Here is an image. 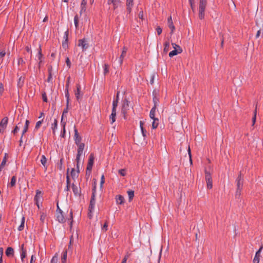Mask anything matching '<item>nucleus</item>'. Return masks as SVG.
<instances>
[{
  "instance_id": "nucleus-53",
  "label": "nucleus",
  "mask_w": 263,
  "mask_h": 263,
  "mask_svg": "<svg viewBox=\"0 0 263 263\" xmlns=\"http://www.w3.org/2000/svg\"><path fill=\"white\" fill-rule=\"evenodd\" d=\"M109 72V68L108 65L107 64H105L104 66V73L105 74L106 73Z\"/></svg>"
},
{
  "instance_id": "nucleus-18",
  "label": "nucleus",
  "mask_w": 263,
  "mask_h": 263,
  "mask_svg": "<svg viewBox=\"0 0 263 263\" xmlns=\"http://www.w3.org/2000/svg\"><path fill=\"white\" fill-rule=\"evenodd\" d=\"M72 190L73 192V194L76 196H80L81 194V190L80 188L78 186L72 183Z\"/></svg>"
},
{
  "instance_id": "nucleus-23",
  "label": "nucleus",
  "mask_w": 263,
  "mask_h": 263,
  "mask_svg": "<svg viewBox=\"0 0 263 263\" xmlns=\"http://www.w3.org/2000/svg\"><path fill=\"white\" fill-rule=\"evenodd\" d=\"M37 57L38 60L39 61V66L40 67L41 66V64L42 62V58H43V54L42 53V49H41V46H40L39 48V51H38V54L37 55Z\"/></svg>"
},
{
  "instance_id": "nucleus-44",
  "label": "nucleus",
  "mask_w": 263,
  "mask_h": 263,
  "mask_svg": "<svg viewBox=\"0 0 263 263\" xmlns=\"http://www.w3.org/2000/svg\"><path fill=\"white\" fill-rule=\"evenodd\" d=\"M74 23L76 28H77L78 27V24H79V17H78V14L75 15V16L74 17Z\"/></svg>"
},
{
  "instance_id": "nucleus-26",
  "label": "nucleus",
  "mask_w": 263,
  "mask_h": 263,
  "mask_svg": "<svg viewBox=\"0 0 263 263\" xmlns=\"http://www.w3.org/2000/svg\"><path fill=\"white\" fill-rule=\"evenodd\" d=\"M65 97L66 98V103L67 104V106L69 105V93L68 91V84H66V89H65Z\"/></svg>"
},
{
  "instance_id": "nucleus-60",
  "label": "nucleus",
  "mask_w": 263,
  "mask_h": 263,
  "mask_svg": "<svg viewBox=\"0 0 263 263\" xmlns=\"http://www.w3.org/2000/svg\"><path fill=\"white\" fill-rule=\"evenodd\" d=\"M105 182V178L104 175H102L101 178V182H100V187H102L103 184Z\"/></svg>"
},
{
  "instance_id": "nucleus-33",
  "label": "nucleus",
  "mask_w": 263,
  "mask_h": 263,
  "mask_svg": "<svg viewBox=\"0 0 263 263\" xmlns=\"http://www.w3.org/2000/svg\"><path fill=\"white\" fill-rule=\"evenodd\" d=\"M41 162L42 164L44 166V167L46 168H47V166H46L47 159L44 155H42L41 156Z\"/></svg>"
},
{
  "instance_id": "nucleus-9",
  "label": "nucleus",
  "mask_w": 263,
  "mask_h": 263,
  "mask_svg": "<svg viewBox=\"0 0 263 263\" xmlns=\"http://www.w3.org/2000/svg\"><path fill=\"white\" fill-rule=\"evenodd\" d=\"M128 50V48L126 46H124L122 49V52L120 56L119 57L118 61L119 65L121 66L124 58L126 55V53Z\"/></svg>"
},
{
  "instance_id": "nucleus-59",
  "label": "nucleus",
  "mask_w": 263,
  "mask_h": 263,
  "mask_svg": "<svg viewBox=\"0 0 263 263\" xmlns=\"http://www.w3.org/2000/svg\"><path fill=\"white\" fill-rule=\"evenodd\" d=\"M36 260V257L35 254H32L31 257L30 263H34Z\"/></svg>"
},
{
  "instance_id": "nucleus-51",
  "label": "nucleus",
  "mask_w": 263,
  "mask_h": 263,
  "mask_svg": "<svg viewBox=\"0 0 263 263\" xmlns=\"http://www.w3.org/2000/svg\"><path fill=\"white\" fill-rule=\"evenodd\" d=\"M6 163V157H5L4 158V159L3 160V161H2V163H1V164L0 165V171H2V170L3 169L4 166L5 165Z\"/></svg>"
},
{
  "instance_id": "nucleus-10",
  "label": "nucleus",
  "mask_w": 263,
  "mask_h": 263,
  "mask_svg": "<svg viewBox=\"0 0 263 263\" xmlns=\"http://www.w3.org/2000/svg\"><path fill=\"white\" fill-rule=\"evenodd\" d=\"M8 121V118L7 117H4L0 122V133L3 134L7 127Z\"/></svg>"
},
{
  "instance_id": "nucleus-43",
  "label": "nucleus",
  "mask_w": 263,
  "mask_h": 263,
  "mask_svg": "<svg viewBox=\"0 0 263 263\" xmlns=\"http://www.w3.org/2000/svg\"><path fill=\"white\" fill-rule=\"evenodd\" d=\"M140 128H141V132H142V135L144 137H145L146 136V130H145L143 127V123L142 121H140Z\"/></svg>"
},
{
  "instance_id": "nucleus-52",
  "label": "nucleus",
  "mask_w": 263,
  "mask_h": 263,
  "mask_svg": "<svg viewBox=\"0 0 263 263\" xmlns=\"http://www.w3.org/2000/svg\"><path fill=\"white\" fill-rule=\"evenodd\" d=\"M6 55V52L5 50L0 51V61L2 62L3 61V58Z\"/></svg>"
},
{
  "instance_id": "nucleus-38",
  "label": "nucleus",
  "mask_w": 263,
  "mask_h": 263,
  "mask_svg": "<svg viewBox=\"0 0 263 263\" xmlns=\"http://www.w3.org/2000/svg\"><path fill=\"white\" fill-rule=\"evenodd\" d=\"M152 119L153 120V122L152 123V127L153 128L155 129L158 127L159 120L157 118H154Z\"/></svg>"
},
{
  "instance_id": "nucleus-31",
  "label": "nucleus",
  "mask_w": 263,
  "mask_h": 263,
  "mask_svg": "<svg viewBox=\"0 0 263 263\" xmlns=\"http://www.w3.org/2000/svg\"><path fill=\"white\" fill-rule=\"evenodd\" d=\"M68 30H67L65 32L64 34V39H65V42L63 43V47H65L67 46V42L68 41Z\"/></svg>"
},
{
  "instance_id": "nucleus-15",
  "label": "nucleus",
  "mask_w": 263,
  "mask_h": 263,
  "mask_svg": "<svg viewBox=\"0 0 263 263\" xmlns=\"http://www.w3.org/2000/svg\"><path fill=\"white\" fill-rule=\"evenodd\" d=\"M167 24L168 27L171 29L170 33L171 34H172L174 33V30H175V27L173 24L171 16H169L167 18Z\"/></svg>"
},
{
  "instance_id": "nucleus-55",
  "label": "nucleus",
  "mask_w": 263,
  "mask_h": 263,
  "mask_svg": "<svg viewBox=\"0 0 263 263\" xmlns=\"http://www.w3.org/2000/svg\"><path fill=\"white\" fill-rule=\"evenodd\" d=\"M51 69H48V72H49V74H48V79H47V81L48 82H50V81L52 79V74H51Z\"/></svg>"
},
{
  "instance_id": "nucleus-40",
  "label": "nucleus",
  "mask_w": 263,
  "mask_h": 263,
  "mask_svg": "<svg viewBox=\"0 0 263 263\" xmlns=\"http://www.w3.org/2000/svg\"><path fill=\"white\" fill-rule=\"evenodd\" d=\"M127 194L128 196L129 200V201H130L133 199V197L134 196V192L132 190L128 191Z\"/></svg>"
},
{
  "instance_id": "nucleus-5",
  "label": "nucleus",
  "mask_w": 263,
  "mask_h": 263,
  "mask_svg": "<svg viewBox=\"0 0 263 263\" xmlns=\"http://www.w3.org/2000/svg\"><path fill=\"white\" fill-rule=\"evenodd\" d=\"M205 179L207 184V187L208 189H212L213 186L212 176L209 172L205 170Z\"/></svg>"
},
{
  "instance_id": "nucleus-21",
  "label": "nucleus",
  "mask_w": 263,
  "mask_h": 263,
  "mask_svg": "<svg viewBox=\"0 0 263 263\" xmlns=\"http://www.w3.org/2000/svg\"><path fill=\"white\" fill-rule=\"evenodd\" d=\"M182 52V49L180 46H178L177 49H174L169 53V56L173 57L174 55H177L178 53H180Z\"/></svg>"
},
{
  "instance_id": "nucleus-41",
  "label": "nucleus",
  "mask_w": 263,
  "mask_h": 263,
  "mask_svg": "<svg viewBox=\"0 0 263 263\" xmlns=\"http://www.w3.org/2000/svg\"><path fill=\"white\" fill-rule=\"evenodd\" d=\"M94 159H95V158H94L93 154H91L90 155L89 157V159H88V163L92 164V165H93Z\"/></svg>"
},
{
  "instance_id": "nucleus-36",
  "label": "nucleus",
  "mask_w": 263,
  "mask_h": 263,
  "mask_svg": "<svg viewBox=\"0 0 263 263\" xmlns=\"http://www.w3.org/2000/svg\"><path fill=\"white\" fill-rule=\"evenodd\" d=\"M58 126V121L57 119L54 120V123L52 124V129L53 132V134H55V129L57 128Z\"/></svg>"
},
{
  "instance_id": "nucleus-6",
  "label": "nucleus",
  "mask_w": 263,
  "mask_h": 263,
  "mask_svg": "<svg viewBox=\"0 0 263 263\" xmlns=\"http://www.w3.org/2000/svg\"><path fill=\"white\" fill-rule=\"evenodd\" d=\"M129 102L126 99L123 100L121 112L124 115V119L126 118V114H127V110L129 109Z\"/></svg>"
},
{
  "instance_id": "nucleus-30",
  "label": "nucleus",
  "mask_w": 263,
  "mask_h": 263,
  "mask_svg": "<svg viewBox=\"0 0 263 263\" xmlns=\"http://www.w3.org/2000/svg\"><path fill=\"white\" fill-rule=\"evenodd\" d=\"M78 171H76L74 168H72L71 171V176L73 178H77L79 173V167L78 168Z\"/></svg>"
},
{
  "instance_id": "nucleus-1",
  "label": "nucleus",
  "mask_w": 263,
  "mask_h": 263,
  "mask_svg": "<svg viewBox=\"0 0 263 263\" xmlns=\"http://www.w3.org/2000/svg\"><path fill=\"white\" fill-rule=\"evenodd\" d=\"M206 5L207 0H199L198 16L200 20H202L204 17Z\"/></svg>"
},
{
  "instance_id": "nucleus-3",
  "label": "nucleus",
  "mask_w": 263,
  "mask_h": 263,
  "mask_svg": "<svg viewBox=\"0 0 263 263\" xmlns=\"http://www.w3.org/2000/svg\"><path fill=\"white\" fill-rule=\"evenodd\" d=\"M85 144H81L78 146L77 155L76 156V160L77 161V167H79L80 163L81 157L83 155V151L84 149Z\"/></svg>"
},
{
  "instance_id": "nucleus-27",
  "label": "nucleus",
  "mask_w": 263,
  "mask_h": 263,
  "mask_svg": "<svg viewBox=\"0 0 263 263\" xmlns=\"http://www.w3.org/2000/svg\"><path fill=\"white\" fill-rule=\"evenodd\" d=\"M116 111L112 110L111 114L110 116V120L111 121L110 123L113 124L116 121Z\"/></svg>"
},
{
  "instance_id": "nucleus-61",
  "label": "nucleus",
  "mask_w": 263,
  "mask_h": 263,
  "mask_svg": "<svg viewBox=\"0 0 263 263\" xmlns=\"http://www.w3.org/2000/svg\"><path fill=\"white\" fill-rule=\"evenodd\" d=\"M128 257H129L128 254H126V255H125V256L123 258L122 262L121 263H126L127 260L128 259Z\"/></svg>"
},
{
  "instance_id": "nucleus-13",
  "label": "nucleus",
  "mask_w": 263,
  "mask_h": 263,
  "mask_svg": "<svg viewBox=\"0 0 263 263\" xmlns=\"http://www.w3.org/2000/svg\"><path fill=\"white\" fill-rule=\"evenodd\" d=\"M263 249V245H261L259 249V250L256 252L255 257L253 259V263H259V258H260V254L261 251V250Z\"/></svg>"
},
{
  "instance_id": "nucleus-7",
  "label": "nucleus",
  "mask_w": 263,
  "mask_h": 263,
  "mask_svg": "<svg viewBox=\"0 0 263 263\" xmlns=\"http://www.w3.org/2000/svg\"><path fill=\"white\" fill-rule=\"evenodd\" d=\"M24 58L26 61L30 62L32 58V51L31 47L27 46L25 47V52H24Z\"/></svg>"
},
{
  "instance_id": "nucleus-8",
  "label": "nucleus",
  "mask_w": 263,
  "mask_h": 263,
  "mask_svg": "<svg viewBox=\"0 0 263 263\" xmlns=\"http://www.w3.org/2000/svg\"><path fill=\"white\" fill-rule=\"evenodd\" d=\"M74 140L76 144L78 146H79L81 144H84L83 143H81L82 138L81 136H79L78 131L77 129L76 128V126L74 127Z\"/></svg>"
},
{
  "instance_id": "nucleus-46",
  "label": "nucleus",
  "mask_w": 263,
  "mask_h": 263,
  "mask_svg": "<svg viewBox=\"0 0 263 263\" xmlns=\"http://www.w3.org/2000/svg\"><path fill=\"white\" fill-rule=\"evenodd\" d=\"M58 256L55 254L51 259L50 263H58Z\"/></svg>"
},
{
  "instance_id": "nucleus-17",
  "label": "nucleus",
  "mask_w": 263,
  "mask_h": 263,
  "mask_svg": "<svg viewBox=\"0 0 263 263\" xmlns=\"http://www.w3.org/2000/svg\"><path fill=\"white\" fill-rule=\"evenodd\" d=\"M5 254L8 257H13L14 255V249L11 247H8L5 251Z\"/></svg>"
},
{
  "instance_id": "nucleus-22",
  "label": "nucleus",
  "mask_w": 263,
  "mask_h": 263,
  "mask_svg": "<svg viewBox=\"0 0 263 263\" xmlns=\"http://www.w3.org/2000/svg\"><path fill=\"white\" fill-rule=\"evenodd\" d=\"M120 2V0H108V4H112L113 5L114 9H116L118 7L119 4Z\"/></svg>"
},
{
  "instance_id": "nucleus-50",
  "label": "nucleus",
  "mask_w": 263,
  "mask_h": 263,
  "mask_svg": "<svg viewBox=\"0 0 263 263\" xmlns=\"http://www.w3.org/2000/svg\"><path fill=\"white\" fill-rule=\"evenodd\" d=\"M68 105L67 106V104L66 103V108H65L64 109L63 114L62 116V118H61V120H62V121H63V118H64V114H67L68 112Z\"/></svg>"
},
{
  "instance_id": "nucleus-28",
  "label": "nucleus",
  "mask_w": 263,
  "mask_h": 263,
  "mask_svg": "<svg viewBox=\"0 0 263 263\" xmlns=\"http://www.w3.org/2000/svg\"><path fill=\"white\" fill-rule=\"evenodd\" d=\"M16 182V178L15 176H13L11 179L10 183L8 184V187H13L15 185Z\"/></svg>"
},
{
  "instance_id": "nucleus-45",
  "label": "nucleus",
  "mask_w": 263,
  "mask_h": 263,
  "mask_svg": "<svg viewBox=\"0 0 263 263\" xmlns=\"http://www.w3.org/2000/svg\"><path fill=\"white\" fill-rule=\"evenodd\" d=\"M170 47V43L169 42H165L164 44V51L167 52Z\"/></svg>"
},
{
  "instance_id": "nucleus-63",
  "label": "nucleus",
  "mask_w": 263,
  "mask_h": 263,
  "mask_svg": "<svg viewBox=\"0 0 263 263\" xmlns=\"http://www.w3.org/2000/svg\"><path fill=\"white\" fill-rule=\"evenodd\" d=\"M66 63L67 67L69 68L71 66V62L68 58H67L66 59Z\"/></svg>"
},
{
  "instance_id": "nucleus-16",
  "label": "nucleus",
  "mask_w": 263,
  "mask_h": 263,
  "mask_svg": "<svg viewBox=\"0 0 263 263\" xmlns=\"http://www.w3.org/2000/svg\"><path fill=\"white\" fill-rule=\"evenodd\" d=\"M81 86L80 84L77 85V90L75 91V96L76 97V99L78 101H79L82 97V94L81 93Z\"/></svg>"
},
{
  "instance_id": "nucleus-20",
  "label": "nucleus",
  "mask_w": 263,
  "mask_h": 263,
  "mask_svg": "<svg viewBox=\"0 0 263 263\" xmlns=\"http://www.w3.org/2000/svg\"><path fill=\"white\" fill-rule=\"evenodd\" d=\"M133 5V0H126V10L128 13L131 12Z\"/></svg>"
},
{
  "instance_id": "nucleus-48",
  "label": "nucleus",
  "mask_w": 263,
  "mask_h": 263,
  "mask_svg": "<svg viewBox=\"0 0 263 263\" xmlns=\"http://www.w3.org/2000/svg\"><path fill=\"white\" fill-rule=\"evenodd\" d=\"M4 250L3 248H0V263H3V256Z\"/></svg>"
},
{
  "instance_id": "nucleus-62",
  "label": "nucleus",
  "mask_w": 263,
  "mask_h": 263,
  "mask_svg": "<svg viewBox=\"0 0 263 263\" xmlns=\"http://www.w3.org/2000/svg\"><path fill=\"white\" fill-rule=\"evenodd\" d=\"M107 227H108V224H107V222H106L104 225L103 226V227H102V230L103 231H106L107 230Z\"/></svg>"
},
{
  "instance_id": "nucleus-42",
  "label": "nucleus",
  "mask_w": 263,
  "mask_h": 263,
  "mask_svg": "<svg viewBox=\"0 0 263 263\" xmlns=\"http://www.w3.org/2000/svg\"><path fill=\"white\" fill-rule=\"evenodd\" d=\"M95 203L90 202L89 208H88V211H90V213H93L95 209Z\"/></svg>"
},
{
  "instance_id": "nucleus-14",
  "label": "nucleus",
  "mask_w": 263,
  "mask_h": 263,
  "mask_svg": "<svg viewBox=\"0 0 263 263\" xmlns=\"http://www.w3.org/2000/svg\"><path fill=\"white\" fill-rule=\"evenodd\" d=\"M42 193L41 192L37 190L36 192V195L34 198V200L36 204L39 208V202L40 201L41 199H42Z\"/></svg>"
},
{
  "instance_id": "nucleus-54",
  "label": "nucleus",
  "mask_w": 263,
  "mask_h": 263,
  "mask_svg": "<svg viewBox=\"0 0 263 263\" xmlns=\"http://www.w3.org/2000/svg\"><path fill=\"white\" fill-rule=\"evenodd\" d=\"M256 112H257V110H256V108L255 109V110H254V116L252 118V122H253V125L254 124L255 121H256Z\"/></svg>"
},
{
  "instance_id": "nucleus-29",
  "label": "nucleus",
  "mask_w": 263,
  "mask_h": 263,
  "mask_svg": "<svg viewBox=\"0 0 263 263\" xmlns=\"http://www.w3.org/2000/svg\"><path fill=\"white\" fill-rule=\"evenodd\" d=\"M61 125L63 127V130L61 134V136L63 138H64L65 135V132H66V130H65L66 122L62 121V120H61Z\"/></svg>"
},
{
  "instance_id": "nucleus-39",
  "label": "nucleus",
  "mask_w": 263,
  "mask_h": 263,
  "mask_svg": "<svg viewBox=\"0 0 263 263\" xmlns=\"http://www.w3.org/2000/svg\"><path fill=\"white\" fill-rule=\"evenodd\" d=\"M24 77H20V78L18 79V82H17V86L19 87H21L23 84H24Z\"/></svg>"
},
{
  "instance_id": "nucleus-34",
  "label": "nucleus",
  "mask_w": 263,
  "mask_h": 263,
  "mask_svg": "<svg viewBox=\"0 0 263 263\" xmlns=\"http://www.w3.org/2000/svg\"><path fill=\"white\" fill-rule=\"evenodd\" d=\"M67 259V251L65 250L63 252L62 256L61 258V262L62 263H66Z\"/></svg>"
},
{
  "instance_id": "nucleus-35",
  "label": "nucleus",
  "mask_w": 263,
  "mask_h": 263,
  "mask_svg": "<svg viewBox=\"0 0 263 263\" xmlns=\"http://www.w3.org/2000/svg\"><path fill=\"white\" fill-rule=\"evenodd\" d=\"M24 223H25V217H22V220H21V223L20 225V226L18 227V229H17L19 231H21L24 229Z\"/></svg>"
},
{
  "instance_id": "nucleus-57",
  "label": "nucleus",
  "mask_w": 263,
  "mask_h": 263,
  "mask_svg": "<svg viewBox=\"0 0 263 263\" xmlns=\"http://www.w3.org/2000/svg\"><path fill=\"white\" fill-rule=\"evenodd\" d=\"M26 62H27V61L25 60L24 58V59L22 58H20L18 60V64L25 63Z\"/></svg>"
},
{
  "instance_id": "nucleus-11",
  "label": "nucleus",
  "mask_w": 263,
  "mask_h": 263,
  "mask_svg": "<svg viewBox=\"0 0 263 263\" xmlns=\"http://www.w3.org/2000/svg\"><path fill=\"white\" fill-rule=\"evenodd\" d=\"M20 256L22 262V263H24L25 261V259L27 256V249L25 247L24 243L21 245L20 246Z\"/></svg>"
},
{
  "instance_id": "nucleus-25",
  "label": "nucleus",
  "mask_w": 263,
  "mask_h": 263,
  "mask_svg": "<svg viewBox=\"0 0 263 263\" xmlns=\"http://www.w3.org/2000/svg\"><path fill=\"white\" fill-rule=\"evenodd\" d=\"M156 111V105H154V107L151 109L149 113V117L151 119H154L156 118L155 117V113Z\"/></svg>"
},
{
  "instance_id": "nucleus-49",
  "label": "nucleus",
  "mask_w": 263,
  "mask_h": 263,
  "mask_svg": "<svg viewBox=\"0 0 263 263\" xmlns=\"http://www.w3.org/2000/svg\"><path fill=\"white\" fill-rule=\"evenodd\" d=\"M43 121V119H42L41 120H40V121H37L36 123L35 129H39L40 127V126H41V124L42 123Z\"/></svg>"
},
{
  "instance_id": "nucleus-37",
  "label": "nucleus",
  "mask_w": 263,
  "mask_h": 263,
  "mask_svg": "<svg viewBox=\"0 0 263 263\" xmlns=\"http://www.w3.org/2000/svg\"><path fill=\"white\" fill-rule=\"evenodd\" d=\"M118 95H119V92L117 93V98H118ZM118 99H117L116 100L113 101L112 110L116 111V108L118 106Z\"/></svg>"
},
{
  "instance_id": "nucleus-32",
  "label": "nucleus",
  "mask_w": 263,
  "mask_h": 263,
  "mask_svg": "<svg viewBox=\"0 0 263 263\" xmlns=\"http://www.w3.org/2000/svg\"><path fill=\"white\" fill-rule=\"evenodd\" d=\"M29 123V120H26L22 135H24L27 132Z\"/></svg>"
},
{
  "instance_id": "nucleus-4",
  "label": "nucleus",
  "mask_w": 263,
  "mask_h": 263,
  "mask_svg": "<svg viewBox=\"0 0 263 263\" xmlns=\"http://www.w3.org/2000/svg\"><path fill=\"white\" fill-rule=\"evenodd\" d=\"M57 220L60 223H64L66 221L62 211L60 209L59 205H57L56 212Z\"/></svg>"
},
{
  "instance_id": "nucleus-12",
  "label": "nucleus",
  "mask_w": 263,
  "mask_h": 263,
  "mask_svg": "<svg viewBox=\"0 0 263 263\" xmlns=\"http://www.w3.org/2000/svg\"><path fill=\"white\" fill-rule=\"evenodd\" d=\"M78 45L82 47L83 51H85L89 47L88 44L85 39L79 40Z\"/></svg>"
},
{
  "instance_id": "nucleus-47",
  "label": "nucleus",
  "mask_w": 263,
  "mask_h": 263,
  "mask_svg": "<svg viewBox=\"0 0 263 263\" xmlns=\"http://www.w3.org/2000/svg\"><path fill=\"white\" fill-rule=\"evenodd\" d=\"M46 215L44 213H42L41 214V215H40V221L42 222V223H44V221H45V219L46 218Z\"/></svg>"
},
{
  "instance_id": "nucleus-64",
  "label": "nucleus",
  "mask_w": 263,
  "mask_h": 263,
  "mask_svg": "<svg viewBox=\"0 0 263 263\" xmlns=\"http://www.w3.org/2000/svg\"><path fill=\"white\" fill-rule=\"evenodd\" d=\"M93 165L90 164H87V171L91 172Z\"/></svg>"
},
{
  "instance_id": "nucleus-58",
  "label": "nucleus",
  "mask_w": 263,
  "mask_h": 263,
  "mask_svg": "<svg viewBox=\"0 0 263 263\" xmlns=\"http://www.w3.org/2000/svg\"><path fill=\"white\" fill-rule=\"evenodd\" d=\"M119 174L121 176H125L126 173H125V170H124V169H121V170H119Z\"/></svg>"
},
{
  "instance_id": "nucleus-24",
  "label": "nucleus",
  "mask_w": 263,
  "mask_h": 263,
  "mask_svg": "<svg viewBox=\"0 0 263 263\" xmlns=\"http://www.w3.org/2000/svg\"><path fill=\"white\" fill-rule=\"evenodd\" d=\"M116 203L118 204H122L124 203V198L123 196L119 195L116 197Z\"/></svg>"
},
{
  "instance_id": "nucleus-56",
  "label": "nucleus",
  "mask_w": 263,
  "mask_h": 263,
  "mask_svg": "<svg viewBox=\"0 0 263 263\" xmlns=\"http://www.w3.org/2000/svg\"><path fill=\"white\" fill-rule=\"evenodd\" d=\"M72 219H73L72 212V211H70V218H68V221H69V222H70V227H71V225H72V221H73Z\"/></svg>"
},
{
  "instance_id": "nucleus-19",
  "label": "nucleus",
  "mask_w": 263,
  "mask_h": 263,
  "mask_svg": "<svg viewBox=\"0 0 263 263\" xmlns=\"http://www.w3.org/2000/svg\"><path fill=\"white\" fill-rule=\"evenodd\" d=\"M96 182H94L93 184V187H92V193L91 195V200L90 201V202H93V203H96V199H95V196H96Z\"/></svg>"
},
{
  "instance_id": "nucleus-2",
  "label": "nucleus",
  "mask_w": 263,
  "mask_h": 263,
  "mask_svg": "<svg viewBox=\"0 0 263 263\" xmlns=\"http://www.w3.org/2000/svg\"><path fill=\"white\" fill-rule=\"evenodd\" d=\"M236 183H237V191L236 192V195H240V192L243 187V179L241 176V173L240 172L237 178L236 179Z\"/></svg>"
}]
</instances>
